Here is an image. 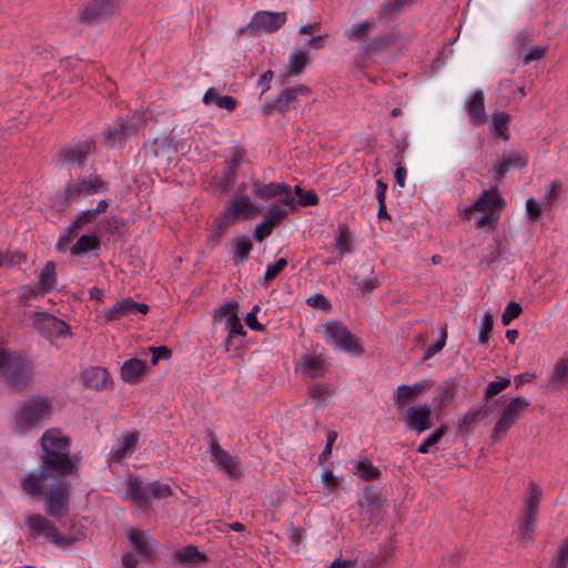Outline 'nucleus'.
<instances>
[{
  "label": "nucleus",
  "mask_w": 568,
  "mask_h": 568,
  "mask_svg": "<svg viewBox=\"0 0 568 568\" xmlns=\"http://www.w3.org/2000/svg\"><path fill=\"white\" fill-rule=\"evenodd\" d=\"M321 332L326 343L333 347L353 356H359L363 353L362 346L341 322H327L322 326Z\"/></svg>",
  "instance_id": "20e7f679"
},
{
  "label": "nucleus",
  "mask_w": 568,
  "mask_h": 568,
  "mask_svg": "<svg viewBox=\"0 0 568 568\" xmlns=\"http://www.w3.org/2000/svg\"><path fill=\"white\" fill-rule=\"evenodd\" d=\"M485 416H486V413H484L483 408H480V407L470 409L463 416L460 427L467 428V427L471 426L474 423L484 418Z\"/></svg>",
  "instance_id": "e2e57ef3"
},
{
  "label": "nucleus",
  "mask_w": 568,
  "mask_h": 568,
  "mask_svg": "<svg viewBox=\"0 0 568 568\" xmlns=\"http://www.w3.org/2000/svg\"><path fill=\"white\" fill-rule=\"evenodd\" d=\"M260 213L258 206L254 205L248 196L236 195L229 201L226 209L217 223V232H223L233 223H235L241 215L255 216Z\"/></svg>",
  "instance_id": "6e6552de"
},
{
  "label": "nucleus",
  "mask_w": 568,
  "mask_h": 568,
  "mask_svg": "<svg viewBox=\"0 0 568 568\" xmlns=\"http://www.w3.org/2000/svg\"><path fill=\"white\" fill-rule=\"evenodd\" d=\"M209 452L215 467L224 471L230 478H239L242 474L240 463L229 452L222 449L217 440L211 438Z\"/></svg>",
  "instance_id": "ddd939ff"
},
{
  "label": "nucleus",
  "mask_w": 568,
  "mask_h": 568,
  "mask_svg": "<svg viewBox=\"0 0 568 568\" xmlns=\"http://www.w3.org/2000/svg\"><path fill=\"white\" fill-rule=\"evenodd\" d=\"M108 189V183L100 176L91 174L68 182L64 190L65 200L90 196Z\"/></svg>",
  "instance_id": "9d476101"
},
{
  "label": "nucleus",
  "mask_w": 568,
  "mask_h": 568,
  "mask_svg": "<svg viewBox=\"0 0 568 568\" xmlns=\"http://www.w3.org/2000/svg\"><path fill=\"white\" fill-rule=\"evenodd\" d=\"M560 187H561V184H560V182H559V181H557V180L552 181V182L549 184V186H548V189H547V191H546V193H545V195H544V199H542V203H544V205L551 206V204H552V203L556 201V199H557V194H558V192H559Z\"/></svg>",
  "instance_id": "338daca9"
},
{
  "label": "nucleus",
  "mask_w": 568,
  "mask_h": 568,
  "mask_svg": "<svg viewBox=\"0 0 568 568\" xmlns=\"http://www.w3.org/2000/svg\"><path fill=\"white\" fill-rule=\"evenodd\" d=\"M503 206L504 201L497 194V192L487 190L480 194L474 204L465 206L462 210V215L465 220H470L474 212H496L499 211Z\"/></svg>",
  "instance_id": "a211bd4d"
},
{
  "label": "nucleus",
  "mask_w": 568,
  "mask_h": 568,
  "mask_svg": "<svg viewBox=\"0 0 568 568\" xmlns=\"http://www.w3.org/2000/svg\"><path fill=\"white\" fill-rule=\"evenodd\" d=\"M432 408L428 404L410 406L404 415V423L410 430L422 434L432 426Z\"/></svg>",
  "instance_id": "2eb2a0df"
},
{
  "label": "nucleus",
  "mask_w": 568,
  "mask_h": 568,
  "mask_svg": "<svg viewBox=\"0 0 568 568\" xmlns=\"http://www.w3.org/2000/svg\"><path fill=\"white\" fill-rule=\"evenodd\" d=\"M446 338H447L446 327H443L439 338L434 344L429 345L425 349L423 359L427 361V359L432 358L433 356H435L436 354L440 353L446 344Z\"/></svg>",
  "instance_id": "5fc2aeb1"
},
{
  "label": "nucleus",
  "mask_w": 568,
  "mask_h": 568,
  "mask_svg": "<svg viewBox=\"0 0 568 568\" xmlns=\"http://www.w3.org/2000/svg\"><path fill=\"white\" fill-rule=\"evenodd\" d=\"M70 484L64 479H58L44 496V510L50 517L61 518L69 513Z\"/></svg>",
  "instance_id": "423d86ee"
},
{
  "label": "nucleus",
  "mask_w": 568,
  "mask_h": 568,
  "mask_svg": "<svg viewBox=\"0 0 568 568\" xmlns=\"http://www.w3.org/2000/svg\"><path fill=\"white\" fill-rule=\"evenodd\" d=\"M93 141H83L62 151L64 161L68 163L82 164L85 158L94 150Z\"/></svg>",
  "instance_id": "393cba45"
},
{
  "label": "nucleus",
  "mask_w": 568,
  "mask_h": 568,
  "mask_svg": "<svg viewBox=\"0 0 568 568\" xmlns=\"http://www.w3.org/2000/svg\"><path fill=\"white\" fill-rule=\"evenodd\" d=\"M70 438L57 428H50L41 437L42 455L40 473H28L21 479L22 488L31 496L43 490V480L49 474L65 476L72 474L75 465L69 457Z\"/></svg>",
  "instance_id": "f257e3e1"
},
{
  "label": "nucleus",
  "mask_w": 568,
  "mask_h": 568,
  "mask_svg": "<svg viewBox=\"0 0 568 568\" xmlns=\"http://www.w3.org/2000/svg\"><path fill=\"white\" fill-rule=\"evenodd\" d=\"M510 385L509 378H497L496 381L490 382L484 393V398L486 400L491 399L499 393H501L504 389H506Z\"/></svg>",
  "instance_id": "603ef678"
},
{
  "label": "nucleus",
  "mask_w": 568,
  "mask_h": 568,
  "mask_svg": "<svg viewBox=\"0 0 568 568\" xmlns=\"http://www.w3.org/2000/svg\"><path fill=\"white\" fill-rule=\"evenodd\" d=\"M178 559L182 562L197 564L205 560V555L200 552L194 546H186L182 548L178 554Z\"/></svg>",
  "instance_id": "8fccbe9b"
},
{
  "label": "nucleus",
  "mask_w": 568,
  "mask_h": 568,
  "mask_svg": "<svg viewBox=\"0 0 568 568\" xmlns=\"http://www.w3.org/2000/svg\"><path fill=\"white\" fill-rule=\"evenodd\" d=\"M446 426L438 427L434 433L424 438L417 447V453L427 454L432 447H435L446 434Z\"/></svg>",
  "instance_id": "c03bdc74"
},
{
  "label": "nucleus",
  "mask_w": 568,
  "mask_h": 568,
  "mask_svg": "<svg viewBox=\"0 0 568 568\" xmlns=\"http://www.w3.org/2000/svg\"><path fill=\"white\" fill-rule=\"evenodd\" d=\"M353 284L358 288V291L364 294H371L375 288H377L381 284L379 278L374 275L372 272L368 276L364 278L355 277Z\"/></svg>",
  "instance_id": "09e8293b"
},
{
  "label": "nucleus",
  "mask_w": 568,
  "mask_h": 568,
  "mask_svg": "<svg viewBox=\"0 0 568 568\" xmlns=\"http://www.w3.org/2000/svg\"><path fill=\"white\" fill-rule=\"evenodd\" d=\"M308 57L305 52L301 50L294 51L288 59L287 62V74L296 75L302 72L307 63Z\"/></svg>",
  "instance_id": "37998d69"
},
{
  "label": "nucleus",
  "mask_w": 568,
  "mask_h": 568,
  "mask_svg": "<svg viewBox=\"0 0 568 568\" xmlns=\"http://www.w3.org/2000/svg\"><path fill=\"white\" fill-rule=\"evenodd\" d=\"M352 242L353 233L348 226L346 224H339L337 226V234L334 241V247L338 252L339 260L343 258L345 254L353 253Z\"/></svg>",
  "instance_id": "7c9ffc66"
},
{
  "label": "nucleus",
  "mask_w": 568,
  "mask_h": 568,
  "mask_svg": "<svg viewBox=\"0 0 568 568\" xmlns=\"http://www.w3.org/2000/svg\"><path fill=\"white\" fill-rule=\"evenodd\" d=\"M541 498V490L538 486L531 484L525 500V513L526 515L538 516V507Z\"/></svg>",
  "instance_id": "ea45409f"
},
{
  "label": "nucleus",
  "mask_w": 568,
  "mask_h": 568,
  "mask_svg": "<svg viewBox=\"0 0 568 568\" xmlns=\"http://www.w3.org/2000/svg\"><path fill=\"white\" fill-rule=\"evenodd\" d=\"M95 220L97 211L84 210L79 212L67 227L65 233L60 235L57 248L59 251H65L72 239L77 236L78 231L84 225L93 223Z\"/></svg>",
  "instance_id": "6ab92c4d"
},
{
  "label": "nucleus",
  "mask_w": 568,
  "mask_h": 568,
  "mask_svg": "<svg viewBox=\"0 0 568 568\" xmlns=\"http://www.w3.org/2000/svg\"><path fill=\"white\" fill-rule=\"evenodd\" d=\"M239 164L240 159L237 155H234L230 160L225 161V166L222 171V174L220 176H214L216 189L220 192H225L233 186Z\"/></svg>",
  "instance_id": "5701e85b"
},
{
  "label": "nucleus",
  "mask_w": 568,
  "mask_h": 568,
  "mask_svg": "<svg viewBox=\"0 0 568 568\" xmlns=\"http://www.w3.org/2000/svg\"><path fill=\"white\" fill-rule=\"evenodd\" d=\"M136 313H142V304H139L132 300H124L115 303L104 313L103 317L105 323H110L123 316Z\"/></svg>",
  "instance_id": "4be33fe9"
},
{
  "label": "nucleus",
  "mask_w": 568,
  "mask_h": 568,
  "mask_svg": "<svg viewBox=\"0 0 568 568\" xmlns=\"http://www.w3.org/2000/svg\"><path fill=\"white\" fill-rule=\"evenodd\" d=\"M458 390V383L454 378L446 379L443 382V384L438 387L435 396H434V404L438 409L444 408L447 406L456 396Z\"/></svg>",
  "instance_id": "bb28decb"
},
{
  "label": "nucleus",
  "mask_w": 568,
  "mask_h": 568,
  "mask_svg": "<svg viewBox=\"0 0 568 568\" xmlns=\"http://www.w3.org/2000/svg\"><path fill=\"white\" fill-rule=\"evenodd\" d=\"M375 20L373 18L367 19L363 22L355 23L345 30V37L351 41H358L364 39L369 31L374 28Z\"/></svg>",
  "instance_id": "58836bf2"
},
{
  "label": "nucleus",
  "mask_w": 568,
  "mask_h": 568,
  "mask_svg": "<svg viewBox=\"0 0 568 568\" xmlns=\"http://www.w3.org/2000/svg\"><path fill=\"white\" fill-rule=\"evenodd\" d=\"M432 387L433 382L429 379H424L413 385H399L395 388L393 394L394 404L397 407H405Z\"/></svg>",
  "instance_id": "f3484780"
},
{
  "label": "nucleus",
  "mask_w": 568,
  "mask_h": 568,
  "mask_svg": "<svg viewBox=\"0 0 568 568\" xmlns=\"http://www.w3.org/2000/svg\"><path fill=\"white\" fill-rule=\"evenodd\" d=\"M310 91V88L304 84L287 88L280 93L272 109L280 113H285L291 108L295 109L298 98L308 97Z\"/></svg>",
  "instance_id": "aec40b11"
},
{
  "label": "nucleus",
  "mask_w": 568,
  "mask_h": 568,
  "mask_svg": "<svg viewBox=\"0 0 568 568\" xmlns=\"http://www.w3.org/2000/svg\"><path fill=\"white\" fill-rule=\"evenodd\" d=\"M286 22L285 12L258 11L253 14L250 22L240 28L237 34L255 37L262 32L273 33Z\"/></svg>",
  "instance_id": "39448f33"
},
{
  "label": "nucleus",
  "mask_w": 568,
  "mask_h": 568,
  "mask_svg": "<svg viewBox=\"0 0 568 568\" xmlns=\"http://www.w3.org/2000/svg\"><path fill=\"white\" fill-rule=\"evenodd\" d=\"M45 293L37 285H24L19 291V301L27 304L32 298H36L38 296H42Z\"/></svg>",
  "instance_id": "4d7b16f0"
},
{
  "label": "nucleus",
  "mask_w": 568,
  "mask_h": 568,
  "mask_svg": "<svg viewBox=\"0 0 568 568\" xmlns=\"http://www.w3.org/2000/svg\"><path fill=\"white\" fill-rule=\"evenodd\" d=\"M294 193L298 196V204L301 206H312L318 203V196L313 191H303L298 185L294 186Z\"/></svg>",
  "instance_id": "6e6d98bb"
},
{
  "label": "nucleus",
  "mask_w": 568,
  "mask_h": 568,
  "mask_svg": "<svg viewBox=\"0 0 568 568\" xmlns=\"http://www.w3.org/2000/svg\"><path fill=\"white\" fill-rule=\"evenodd\" d=\"M508 122L509 115L505 112L495 113L493 118V131L494 134L500 136L504 140H508Z\"/></svg>",
  "instance_id": "49530a36"
},
{
  "label": "nucleus",
  "mask_w": 568,
  "mask_h": 568,
  "mask_svg": "<svg viewBox=\"0 0 568 568\" xmlns=\"http://www.w3.org/2000/svg\"><path fill=\"white\" fill-rule=\"evenodd\" d=\"M328 368L329 365L325 355L315 349L302 354L295 364V373L304 379L322 378L328 372Z\"/></svg>",
  "instance_id": "1a4fd4ad"
},
{
  "label": "nucleus",
  "mask_w": 568,
  "mask_h": 568,
  "mask_svg": "<svg viewBox=\"0 0 568 568\" xmlns=\"http://www.w3.org/2000/svg\"><path fill=\"white\" fill-rule=\"evenodd\" d=\"M233 262L235 265L245 263L251 254L253 244L247 236H237L233 240Z\"/></svg>",
  "instance_id": "72a5a7b5"
},
{
  "label": "nucleus",
  "mask_w": 568,
  "mask_h": 568,
  "mask_svg": "<svg viewBox=\"0 0 568 568\" xmlns=\"http://www.w3.org/2000/svg\"><path fill=\"white\" fill-rule=\"evenodd\" d=\"M414 0H387L379 7L378 17L383 20H393L402 11L412 6Z\"/></svg>",
  "instance_id": "2f4dec72"
},
{
  "label": "nucleus",
  "mask_w": 568,
  "mask_h": 568,
  "mask_svg": "<svg viewBox=\"0 0 568 568\" xmlns=\"http://www.w3.org/2000/svg\"><path fill=\"white\" fill-rule=\"evenodd\" d=\"M51 402L45 397H33L23 402L16 415V426L26 430L37 426L51 415Z\"/></svg>",
  "instance_id": "f03ea898"
},
{
  "label": "nucleus",
  "mask_w": 568,
  "mask_h": 568,
  "mask_svg": "<svg viewBox=\"0 0 568 568\" xmlns=\"http://www.w3.org/2000/svg\"><path fill=\"white\" fill-rule=\"evenodd\" d=\"M87 386L94 389L108 388L111 384L109 372L102 367H91L82 373Z\"/></svg>",
  "instance_id": "b1692460"
},
{
  "label": "nucleus",
  "mask_w": 568,
  "mask_h": 568,
  "mask_svg": "<svg viewBox=\"0 0 568 568\" xmlns=\"http://www.w3.org/2000/svg\"><path fill=\"white\" fill-rule=\"evenodd\" d=\"M537 516L526 515L518 520V539L521 544L528 545L532 541V536L536 530Z\"/></svg>",
  "instance_id": "f704fd0d"
},
{
  "label": "nucleus",
  "mask_w": 568,
  "mask_h": 568,
  "mask_svg": "<svg viewBox=\"0 0 568 568\" xmlns=\"http://www.w3.org/2000/svg\"><path fill=\"white\" fill-rule=\"evenodd\" d=\"M568 565V538L558 547L550 564V568H566Z\"/></svg>",
  "instance_id": "864d4df0"
},
{
  "label": "nucleus",
  "mask_w": 568,
  "mask_h": 568,
  "mask_svg": "<svg viewBox=\"0 0 568 568\" xmlns=\"http://www.w3.org/2000/svg\"><path fill=\"white\" fill-rule=\"evenodd\" d=\"M136 133V129H132L126 125L123 121H118L113 125L108 126L104 132V141L109 146H115L122 140H124L129 134Z\"/></svg>",
  "instance_id": "cd10ccee"
},
{
  "label": "nucleus",
  "mask_w": 568,
  "mask_h": 568,
  "mask_svg": "<svg viewBox=\"0 0 568 568\" xmlns=\"http://www.w3.org/2000/svg\"><path fill=\"white\" fill-rule=\"evenodd\" d=\"M99 246V239L95 235H82L77 243L71 247L73 255H81L88 253Z\"/></svg>",
  "instance_id": "79ce46f5"
},
{
  "label": "nucleus",
  "mask_w": 568,
  "mask_h": 568,
  "mask_svg": "<svg viewBox=\"0 0 568 568\" xmlns=\"http://www.w3.org/2000/svg\"><path fill=\"white\" fill-rule=\"evenodd\" d=\"M172 494L171 487L168 484L153 481L144 485V504L149 498H165Z\"/></svg>",
  "instance_id": "a19ab883"
},
{
  "label": "nucleus",
  "mask_w": 568,
  "mask_h": 568,
  "mask_svg": "<svg viewBox=\"0 0 568 568\" xmlns=\"http://www.w3.org/2000/svg\"><path fill=\"white\" fill-rule=\"evenodd\" d=\"M139 442V434H126L119 447L113 449L110 454V463H120L122 459L133 453Z\"/></svg>",
  "instance_id": "c85d7f7f"
},
{
  "label": "nucleus",
  "mask_w": 568,
  "mask_h": 568,
  "mask_svg": "<svg viewBox=\"0 0 568 568\" xmlns=\"http://www.w3.org/2000/svg\"><path fill=\"white\" fill-rule=\"evenodd\" d=\"M387 43H388V41H387L386 37H384V36L376 37L363 47V51L366 55H373L377 51L385 48L387 45Z\"/></svg>",
  "instance_id": "680f3d73"
},
{
  "label": "nucleus",
  "mask_w": 568,
  "mask_h": 568,
  "mask_svg": "<svg viewBox=\"0 0 568 568\" xmlns=\"http://www.w3.org/2000/svg\"><path fill=\"white\" fill-rule=\"evenodd\" d=\"M116 3L118 0H90L80 10V19L85 23H98L113 13Z\"/></svg>",
  "instance_id": "4468645a"
},
{
  "label": "nucleus",
  "mask_w": 568,
  "mask_h": 568,
  "mask_svg": "<svg viewBox=\"0 0 568 568\" xmlns=\"http://www.w3.org/2000/svg\"><path fill=\"white\" fill-rule=\"evenodd\" d=\"M148 352L151 354V365H156L161 359H169L172 354L166 346H150Z\"/></svg>",
  "instance_id": "052dcab7"
},
{
  "label": "nucleus",
  "mask_w": 568,
  "mask_h": 568,
  "mask_svg": "<svg viewBox=\"0 0 568 568\" xmlns=\"http://www.w3.org/2000/svg\"><path fill=\"white\" fill-rule=\"evenodd\" d=\"M144 561L158 556L160 545L153 538L148 537L144 534Z\"/></svg>",
  "instance_id": "69168bd1"
},
{
  "label": "nucleus",
  "mask_w": 568,
  "mask_h": 568,
  "mask_svg": "<svg viewBox=\"0 0 568 568\" xmlns=\"http://www.w3.org/2000/svg\"><path fill=\"white\" fill-rule=\"evenodd\" d=\"M3 368L12 387H21L31 376V366L27 359L11 356L4 348L0 347V371Z\"/></svg>",
  "instance_id": "0eeeda50"
},
{
  "label": "nucleus",
  "mask_w": 568,
  "mask_h": 568,
  "mask_svg": "<svg viewBox=\"0 0 568 568\" xmlns=\"http://www.w3.org/2000/svg\"><path fill=\"white\" fill-rule=\"evenodd\" d=\"M494 317L489 312H486L483 316L481 324L479 327L478 343L480 345L488 344L490 333L493 331Z\"/></svg>",
  "instance_id": "3c124183"
},
{
  "label": "nucleus",
  "mask_w": 568,
  "mask_h": 568,
  "mask_svg": "<svg viewBox=\"0 0 568 568\" xmlns=\"http://www.w3.org/2000/svg\"><path fill=\"white\" fill-rule=\"evenodd\" d=\"M252 186L253 194L264 201L278 197L287 191V185L285 183L272 182L264 184L260 181H254Z\"/></svg>",
  "instance_id": "a878e982"
},
{
  "label": "nucleus",
  "mask_w": 568,
  "mask_h": 568,
  "mask_svg": "<svg viewBox=\"0 0 568 568\" xmlns=\"http://www.w3.org/2000/svg\"><path fill=\"white\" fill-rule=\"evenodd\" d=\"M272 224L262 220L261 223L256 224L253 231V237L257 242L264 241L272 234Z\"/></svg>",
  "instance_id": "0e129e2a"
},
{
  "label": "nucleus",
  "mask_w": 568,
  "mask_h": 568,
  "mask_svg": "<svg viewBox=\"0 0 568 568\" xmlns=\"http://www.w3.org/2000/svg\"><path fill=\"white\" fill-rule=\"evenodd\" d=\"M215 318L223 321L225 318V329L227 337L224 341L225 349L229 352L233 347L234 339L244 337L245 331L237 315V304L227 303L215 311Z\"/></svg>",
  "instance_id": "9b49d317"
},
{
  "label": "nucleus",
  "mask_w": 568,
  "mask_h": 568,
  "mask_svg": "<svg viewBox=\"0 0 568 568\" xmlns=\"http://www.w3.org/2000/svg\"><path fill=\"white\" fill-rule=\"evenodd\" d=\"M525 398L516 397L507 404L495 425V435L505 434L518 419L520 412L528 407Z\"/></svg>",
  "instance_id": "dca6fc26"
},
{
  "label": "nucleus",
  "mask_w": 568,
  "mask_h": 568,
  "mask_svg": "<svg viewBox=\"0 0 568 568\" xmlns=\"http://www.w3.org/2000/svg\"><path fill=\"white\" fill-rule=\"evenodd\" d=\"M142 375V361L131 358L125 361L121 366V378L125 383H138Z\"/></svg>",
  "instance_id": "e433bc0d"
},
{
  "label": "nucleus",
  "mask_w": 568,
  "mask_h": 568,
  "mask_svg": "<svg viewBox=\"0 0 568 568\" xmlns=\"http://www.w3.org/2000/svg\"><path fill=\"white\" fill-rule=\"evenodd\" d=\"M24 524L28 528L29 536L32 538L42 536L53 545L61 548H65L73 542L71 537L60 534L54 524L41 514L34 513L27 515Z\"/></svg>",
  "instance_id": "7ed1b4c3"
},
{
  "label": "nucleus",
  "mask_w": 568,
  "mask_h": 568,
  "mask_svg": "<svg viewBox=\"0 0 568 568\" xmlns=\"http://www.w3.org/2000/svg\"><path fill=\"white\" fill-rule=\"evenodd\" d=\"M568 384V357H560L555 366L552 375L549 379L548 386L550 387H562Z\"/></svg>",
  "instance_id": "c9c22d12"
},
{
  "label": "nucleus",
  "mask_w": 568,
  "mask_h": 568,
  "mask_svg": "<svg viewBox=\"0 0 568 568\" xmlns=\"http://www.w3.org/2000/svg\"><path fill=\"white\" fill-rule=\"evenodd\" d=\"M32 325L40 335L48 339L67 337L71 334L70 327L64 321L47 312L33 313Z\"/></svg>",
  "instance_id": "f8f14e48"
},
{
  "label": "nucleus",
  "mask_w": 568,
  "mask_h": 568,
  "mask_svg": "<svg viewBox=\"0 0 568 568\" xmlns=\"http://www.w3.org/2000/svg\"><path fill=\"white\" fill-rule=\"evenodd\" d=\"M125 498L130 499L135 507L142 503V487L139 478L130 477L126 483Z\"/></svg>",
  "instance_id": "a18cd8bd"
},
{
  "label": "nucleus",
  "mask_w": 568,
  "mask_h": 568,
  "mask_svg": "<svg viewBox=\"0 0 568 568\" xmlns=\"http://www.w3.org/2000/svg\"><path fill=\"white\" fill-rule=\"evenodd\" d=\"M58 282V274L55 271V263L49 261L45 263L41 272L38 276V286L44 292L48 293L52 291Z\"/></svg>",
  "instance_id": "473e14b6"
},
{
  "label": "nucleus",
  "mask_w": 568,
  "mask_h": 568,
  "mask_svg": "<svg viewBox=\"0 0 568 568\" xmlns=\"http://www.w3.org/2000/svg\"><path fill=\"white\" fill-rule=\"evenodd\" d=\"M286 258H278L273 264L266 267L264 280L271 282L278 276V274L286 267Z\"/></svg>",
  "instance_id": "bf43d9fd"
},
{
  "label": "nucleus",
  "mask_w": 568,
  "mask_h": 568,
  "mask_svg": "<svg viewBox=\"0 0 568 568\" xmlns=\"http://www.w3.org/2000/svg\"><path fill=\"white\" fill-rule=\"evenodd\" d=\"M354 464V474L358 476L362 480L368 481L379 477L381 471L376 468L372 462L364 460H355Z\"/></svg>",
  "instance_id": "4c0bfd02"
},
{
  "label": "nucleus",
  "mask_w": 568,
  "mask_h": 568,
  "mask_svg": "<svg viewBox=\"0 0 568 568\" xmlns=\"http://www.w3.org/2000/svg\"><path fill=\"white\" fill-rule=\"evenodd\" d=\"M526 210L531 220L537 221L541 215V205L535 199H528Z\"/></svg>",
  "instance_id": "774afa93"
},
{
  "label": "nucleus",
  "mask_w": 568,
  "mask_h": 568,
  "mask_svg": "<svg viewBox=\"0 0 568 568\" xmlns=\"http://www.w3.org/2000/svg\"><path fill=\"white\" fill-rule=\"evenodd\" d=\"M202 101L204 104H215L220 109L233 111L236 108L237 101L230 95H221L214 88H210L205 91Z\"/></svg>",
  "instance_id": "c756f323"
},
{
  "label": "nucleus",
  "mask_w": 568,
  "mask_h": 568,
  "mask_svg": "<svg viewBox=\"0 0 568 568\" xmlns=\"http://www.w3.org/2000/svg\"><path fill=\"white\" fill-rule=\"evenodd\" d=\"M521 313V306L518 303L509 302L501 315V323L508 326L510 322L517 318Z\"/></svg>",
  "instance_id": "13d9d810"
},
{
  "label": "nucleus",
  "mask_w": 568,
  "mask_h": 568,
  "mask_svg": "<svg viewBox=\"0 0 568 568\" xmlns=\"http://www.w3.org/2000/svg\"><path fill=\"white\" fill-rule=\"evenodd\" d=\"M288 215V210L280 205H271L264 216V221L272 224V229L281 224Z\"/></svg>",
  "instance_id": "de8ad7c7"
},
{
  "label": "nucleus",
  "mask_w": 568,
  "mask_h": 568,
  "mask_svg": "<svg viewBox=\"0 0 568 568\" xmlns=\"http://www.w3.org/2000/svg\"><path fill=\"white\" fill-rule=\"evenodd\" d=\"M484 101V92L480 89L476 90L467 101L466 106L470 123L478 125L486 121Z\"/></svg>",
  "instance_id": "412c9836"
}]
</instances>
